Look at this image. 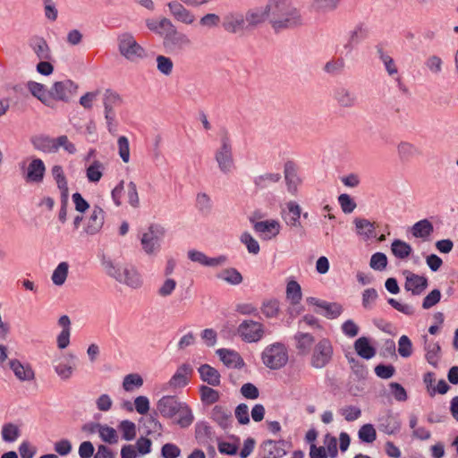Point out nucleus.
<instances>
[{"mask_svg": "<svg viewBox=\"0 0 458 458\" xmlns=\"http://www.w3.org/2000/svg\"><path fill=\"white\" fill-rule=\"evenodd\" d=\"M269 24L276 32L294 30L305 24L304 16L293 0H267Z\"/></svg>", "mask_w": 458, "mask_h": 458, "instance_id": "obj_1", "label": "nucleus"}, {"mask_svg": "<svg viewBox=\"0 0 458 458\" xmlns=\"http://www.w3.org/2000/svg\"><path fill=\"white\" fill-rule=\"evenodd\" d=\"M157 409L164 418L172 419L178 416L176 423L181 428H187L192 422L194 416L186 403L181 402L176 396L165 395L157 403Z\"/></svg>", "mask_w": 458, "mask_h": 458, "instance_id": "obj_2", "label": "nucleus"}, {"mask_svg": "<svg viewBox=\"0 0 458 458\" xmlns=\"http://www.w3.org/2000/svg\"><path fill=\"white\" fill-rule=\"evenodd\" d=\"M101 264L107 276L117 282L127 285L131 289H139L143 284V280L139 271L132 266L120 267L110 258L103 257Z\"/></svg>", "mask_w": 458, "mask_h": 458, "instance_id": "obj_3", "label": "nucleus"}, {"mask_svg": "<svg viewBox=\"0 0 458 458\" xmlns=\"http://www.w3.org/2000/svg\"><path fill=\"white\" fill-rule=\"evenodd\" d=\"M166 233L164 225L157 223L150 224L140 237L143 251L148 256H155L161 249V242Z\"/></svg>", "mask_w": 458, "mask_h": 458, "instance_id": "obj_4", "label": "nucleus"}, {"mask_svg": "<svg viewBox=\"0 0 458 458\" xmlns=\"http://www.w3.org/2000/svg\"><path fill=\"white\" fill-rule=\"evenodd\" d=\"M261 359L266 367L270 369H279L287 363L288 352L283 344L275 343L264 349Z\"/></svg>", "mask_w": 458, "mask_h": 458, "instance_id": "obj_5", "label": "nucleus"}, {"mask_svg": "<svg viewBox=\"0 0 458 458\" xmlns=\"http://www.w3.org/2000/svg\"><path fill=\"white\" fill-rule=\"evenodd\" d=\"M118 50L122 56L132 63L146 56L145 49L131 33H123L118 37Z\"/></svg>", "mask_w": 458, "mask_h": 458, "instance_id": "obj_6", "label": "nucleus"}, {"mask_svg": "<svg viewBox=\"0 0 458 458\" xmlns=\"http://www.w3.org/2000/svg\"><path fill=\"white\" fill-rule=\"evenodd\" d=\"M215 160L224 174H231L235 168L233 146L227 134L221 138L220 146L215 151Z\"/></svg>", "mask_w": 458, "mask_h": 458, "instance_id": "obj_7", "label": "nucleus"}, {"mask_svg": "<svg viewBox=\"0 0 458 458\" xmlns=\"http://www.w3.org/2000/svg\"><path fill=\"white\" fill-rule=\"evenodd\" d=\"M78 85L71 80L55 81L50 87L51 108H54L56 101L68 103L76 94Z\"/></svg>", "mask_w": 458, "mask_h": 458, "instance_id": "obj_8", "label": "nucleus"}, {"mask_svg": "<svg viewBox=\"0 0 458 458\" xmlns=\"http://www.w3.org/2000/svg\"><path fill=\"white\" fill-rule=\"evenodd\" d=\"M169 28L163 39V45L165 48L173 52H179L192 46L193 43L190 37L179 31L174 24Z\"/></svg>", "mask_w": 458, "mask_h": 458, "instance_id": "obj_9", "label": "nucleus"}, {"mask_svg": "<svg viewBox=\"0 0 458 458\" xmlns=\"http://www.w3.org/2000/svg\"><path fill=\"white\" fill-rule=\"evenodd\" d=\"M237 334L246 343H257L264 335V326L258 321L246 319L239 325Z\"/></svg>", "mask_w": 458, "mask_h": 458, "instance_id": "obj_10", "label": "nucleus"}, {"mask_svg": "<svg viewBox=\"0 0 458 458\" xmlns=\"http://www.w3.org/2000/svg\"><path fill=\"white\" fill-rule=\"evenodd\" d=\"M333 356V347L329 340L322 339L313 350L310 363L316 369L326 367L331 360Z\"/></svg>", "mask_w": 458, "mask_h": 458, "instance_id": "obj_11", "label": "nucleus"}, {"mask_svg": "<svg viewBox=\"0 0 458 458\" xmlns=\"http://www.w3.org/2000/svg\"><path fill=\"white\" fill-rule=\"evenodd\" d=\"M104 210L98 206H94L89 216L85 219L83 233L89 236L98 233L104 225Z\"/></svg>", "mask_w": 458, "mask_h": 458, "instance_id": "obj_12", "label": "nucleus"}, {"mask_svg": "<svg viewBox=\"0 0 458 458\" xmlns=\"http://www.w3.org/2000/svg\"><path fill=\"white\" fill-rule=\"evenodd\" d=\"M306 301L308 304L316 306L318 308V310H315L316 313L321 314L329 319L338 318L343 311V307L335 302H327L318 300L315 297H308Z\"/></svg>", "mask_w": 458, "mask_h": 458, "instance_id": "obj_13", "label": "nucleus"}, {"mask_svg": "<svg viewBox=\"0 0 458 458\" xmlns=\"http://www.w3.org/2000/svg\"><path fill=\"white\" fill-rule=\"evenodd\" d=\"M403 275L405 277V290L411 291L413 295L421 294L428 287L427 277L414 274L410 270H404Z\"/></svg>", "mask_w": 458, "mask_h": 458, "instance_id": "obj_14", "label": "nucleus"}, {"mask_svg": "<svg viewBox=\"0 0 458 458\" xmlns=\"http://www.w3.org/2000/svg\"><path fill=\"white\" fill-rule=\"evenodd\" d=\"M284 174L287 191L292 195H296L298 187L301 183V179L298 175L296 165L293 161H287L284 166Z\"/></svg>", "mask_w": 458, "mask_h": 458, "instance_id": "obj_15", "label": "nucleus"}, {"mask_svg": "<svg viewBox=\"0 0 458 458\" xmlns=\"http://www.w3.org/2000/svg\"><path fill=\"white\" fill-rule=\"evenodd\" d=\"M268 1L265 7H254L249 9L244 16L247 27L254 28L262 23L267 20L269 21Z\"/></svg>", "mask_w": 458, "mask_h": 458, "instance_id": "obj_16", "label": "nucleus"}, {"mask_svg": "<svg viewBox=\"0 0 458 458\" xmlns=\"http://www.w3.org/2000/svg\"><path fill=\"white\" fill-rule=\"evenodd\" d=\"M170 13L179 22L191 25L195 21V15L186 9L179 1H172L167 4Z\"/></svg>", "mask_w": 458, "mask_h": 458, "instance_id": "obj_17", "label": "nucleus"}, {"mask_svg": "<svg viewBox=\"0 0 458 458\" xmlns=\"http://www.w3.org/2000/svg\"><path fill=\"white\" fill-rule=\"evenodd\" d=\"M254 229L263 239L270 240L279 233L280 225L276 220L260 221L254 224Z\"/></svg>", "mask_w": 458, "mask_h": 458, "instance_id": "obj_18", "label": "nucleus"}, {"mask_svg": "<svg viewBox=\"0 0 458 458\" xmlns=\"http://www.w3.org/2000/svg\"><path fill=\"white\" fill-rule=\"evenodd\" d=\"M46 166L39 158H34L29 164L25 179L28 182H41L44 179Z\"/></svg>", "mask_w": 458, "mask_h": 458, "instance_id": "obj_19", "label": "nucleus"}, {"mask_svg": "<svg viewBox=\"0 0 458 458\" xmlns=\"http://www.w3.org/2000/svg\"><path fill=\"white\" fill-rule=\"evenodd\" d=\"M224 29L230 33H237L247 27L244 16L242 13H229L223 22Z\"/></svg>", "mask_w": 458, "mask_h": 458, "instance_id": "obj_20", "label": "nucleus"}, {"mask_svg": "<svg viewBox=\"0 0 458 458\" xmlns=\"http://www.w3.org/2000/svg\"><path fill=\"white\" fill-rule=\"evenodd\" d=\"M287 211L283 212V218L287 225L291 227H301L300 217L301 214V208L294 201H289L286 203Z\"/></svg>", "mask_w": 458, "mask_h": 458, "instance_id": "obj_21", "label": "nucleus"}, {"mask_svg": "<svg viewBox=\"0 0 458 458\" xmlns=\"http://www.w3.org/2000/svg\"><path fill=\"white\" fill-rule=\"evenodd\" d=\"M188 257L191 261L198 262L208 267H217L226 262V257L219 256L217 258H208L204 253L198 250H191Z\"/></svg>", "mask_w": 458, "mask_h": 458, "instance_id": "obj_22", "label": "nucleus"}, {"mask_svg": "<svg viewBox=\"0 0 458 458\" xmlns=\"http://www.w3.org/2000/svg\"><path fill=\"white\" fill-rule=\"evenodd\" d=\"M27 89L42 104L48 107L51 106L50 89H47L43 84L32 81L27 83Z\"/></svg>", "mask_w": 458, "mask_h": 458, "instance_id": "obj_23", "label": "nucleus"}, {"mask_svg": "<svg viewBox=\"0 0 458 458\" xmlns=\"http://www.w3.org/2000/svg\"><path fill=\"white\" fill-rule=\"evenodd\" d=\"M10 369L15 377L21 381H31L35 377L33 369L30 365H23L18 360H12L9 362Z\"/></svg>", "mask_w": 458, "mask_h": 458, "instance_id": "obj_24", "label": "nucleus"}, {"mask_svg": "<svg viewBox=\"0 0 458 458\" xmlns=\"http://www.w3.org/2000/svg\"><path fill=\"white\" fill-rule=\"evenodd\" d=\"M262 453L264 458H281L286 454L284 443L273 440L266 441L262 445Z\"/></svg>", "mask_w": 458, "mask_h": 458, "instance_id": "obj_25", "label": "nucleus"}, {"mask_svg": "<svg viewBox=\"0 0 458 458\" xmlns=\"http://www.w3.org/2000/svg\"><path fill=\"white\" fill-rule=\"evenodd\" d=\"M192 369L188 364L180 366L175 374L169 381V385L173 387H183L188 384V377L191 374Z\"/></svg>", "mask_w": 458, "mask_h": 458, "instance_id": "obj_26", "label": "nucleus"}, {"mask_svg": "<svg viewBox=\"0 0 458 458\" xmlns=\"http://www.w3.org/2000/svg\"><path fill=\"white\" fill-rule=\"evenodd\" d=\"M355 352L363 359L369 360L376 355V349L370 344L366 336L358 338L354 343Z\"/></svg>", "mask_w": 458, "mask_h": 458, "instance_id": "obj_27", "label": "nucleus"}, {"mask_svg": "<svg viewBox=\"0 0 458 458\" xmlns=\"http://www.w3.org/2000/svg\"><path fill=\"white\" fill-rule=\"evenodd\" d=\"M30 46L39 60H51V49L47 42L43 38H37L33 39Z\"/></svg>", "mask_w": 458, "mask_h": 458, "instance_id": "obj_28", "label": "nucleus"}, {"mask_svg": "<svg viewBox=\"0 0 458 458\" xmlns=\"http://www.w3.org/2000/svg\"><path fill=\"white\" fill-rule=\"evenodd\" d=\"M216 354L219 356L223 363L227 367H241L243 364L240 354L233 350L218 349Z\"/></svg>", "mask_w": 458, "mask_h": 458, "instance_id": "obj_29", "label": "nucleus"}, {"mask_svg": "<svg viewBox=\"0 0 458 458\" xmlns=\"http://www.w3.org/2000/svg\"><path fill=\"white\" fill-rule=\"evenodd\" d=\"M173 24L174 23L168 18L165 17H162L159 20H146L147 28L152 32L162 36L163 38L165 37V33L169 30V27Z\"/></svg>", "mask_w": 458, "mask_h": 458, "instance_id": "obj_30", "label": "nucleus"}, {"mask_svg": "<svg viewBox=\"0 0 458 458\" xmlns=\"http://www.w3.org/2000/svg\"><path fill=\"white\" fill-rule=\"evenodd\" d=\"M199 373L203 381L213 386H217L220 384V374L215 368L204 364L199 368Z\"/></svg>", "mask_w": 458, "mask_h": 458, "instance_id": "obj_31", "label": "nucleus"}, {"mask_svg": "<svg viewBox=\"0 0 458 458\" xmlns=\"http://www.w3.org/2000/svg\"><path fill=\"white\" fill-rule=\"evenodd\" d=\"M335 99L343 107H352L356 104V95L346 88H339L335 92Z\"/></svg>", "mask_w": 458, "mask_h": 458, "instance_id": "obj_32", "label": "nucleus"}, {"mask_svg": "<svg viewBox=\"0 0 458 458\" xmlns=\"http://www.w3.org/2000/svg\"><path fill=\"white\" fill-rule=\"evenodd\" d=\"M397 153L400 158L404 161L421 155L420 148L409 141H401L397 146Z\"/></svg>", "mask_w": 458, "mask_h": 458, "instance_id": "obj_33", "label": "nucleus"}, {"mask_svg": "<svg viewBox=\"0 0 458 458\" xmlns=\"http://www.w3.org/2000/svg\"><path fill=\"white\" fill-rule=\"evenodd\" d=\"M75 359L73 354H69V360L66 362H60L55 366V370L60 378L67 380L72 376L76 369Z\"/></svg>", "mask_w": 458, "mask_h": 458, "instance_id": "obj_34", "label": "nucleus"}, {"mask_svg": "<svg viewBox=\"0 0 458 458\" xmlns=\"http://www.w3.org/2000/svg\"><path fill=\"white\" fill-rule=\"evenodd\" d=\"M33 147L40 151L46 153H55L56 148L55 143V138H50L47 136H38L34 137L31 140Z\"/></svg>", "mask_w": 458, "mask_h": 458, "instance_id": "obj_35", "label": "nucleus"}, {"mask_svg": "<svg viewBox=\"0 0 458 458\" xmlns=\"http://www.w3.org/2000/svg\"><path fill=\"white\" fill-rule=\"evenodd\" d=\"M105 165L99 160H94L86 168V177L89 182L97 183L103 177Z\"/></svg>", "mask_w": 458, "mask_h": 458, "instance_id": "obj_36", "label": "nucleus"}, {"mask_svg": "<svg viewBox=\"0 0 458 458\" xmlns=\"http://www.w3.org/2000/svg\"><path fill=\"white\" fill-rule=\"evenodd\" d=\"M52 176L60 190L61 195H69V188L66 177L64 175L63 167L55 165L51 169Z\"/></svg>", "mask_w": 458, "mask_h": 458, "instance_id": "obj_37", "label": "nucleus"}, {"mask_svg": "<svg viewBox=\"0 0 458 458\" xmlns=\"http://www.w3.org/2000/svg\"><path fill=\"white\" fill-rule=\"evenodd\" d=\"M391 251L394 257L405 259L411 255L412 249L409 243L402 240H394L391 244Z\"/></svg>", "mask_w": 458, "mask_h": 458, "instance_id": "obj_38", "label": "nucleus"}, {"mask_svg": "<svg viewBox=\"0 0 458 458\" xmlns=\"http://www.w3.org/2000/svg\"><path fill=\"white\" fill-rule=\"evenodd\" d=\"M281 180L279 173H265L254 178V184L259 189H265Z\"/></svg>", "mask_w": 458, "mask_h": 458, "instance_id": "obj_39", "label": "nucleus"}, {"mask_svg": "<svg viewBox=\"0 0 458 458\" xmlns=\"http://www.w3.org/2000/svg\"><path fill=\"white\" fill-rule=\"evenodd\" d=\"M98 429V433L103 441L107 442L109 444H115L118 441V436L114 428L108 427L106 425L96 424L92 426L91 431H94V428Z\"/></svg>", "mask_w": 458, "mask_h": 458, "instance_id": "obj_40", "label": "nucleus"}, {"mask_svg": "<svg viewBox=\"0 0 458 458\" xmlns=\"http://www.w3.org/2000/svg\"><path fill=\"white\" fill-rule=\"evenodd\" d=\"M286 297L293 305L299 304L302 298L301 288L298 282L292 280L286 286Z\"/></svg>", "mask_w": 458, "mask_h": 458, "instance_id": "obj_41", "label": "nucleus"}, {"mask_svg": "<svg viewBox=\"0 0 458 458\" xmlns=\"http://www.w3.org/2000/svg\"><path fill=\"white\" fill-rule=\"evenodd\" d=\"M69 264L65 261L61 262L54 270L51 279L55 285H63L68 276Z\"/></svg>", "mask_w": 458, "mask_h": 458, "instance_id": "obj_42", "label": "nucleus"}, {"mask_svg": "<svg viewBox=\"0 0 458 458\" xmlns=\"http://www.w3.org/2000/svg\"><path fill=\"white\" fill-rule=\"evenodd\" d=\"M217 278L230 284H239L242 282V276L235 268H225L217 274Z\"/></svg>", "mask_w": 458, "mask_h": 458, "instance_id": "obj_43", "label": "nucleus"}, {"mask_svg": "<svg viewBox=\"0 0 458 458\" xmlns=\"http://www.w3.org/2000/svg\"><path fill=\"white\" fill-rule=\"evenodd\" d=\"M297 349L303 354H307L314 343V337L308 333H298L295 335Z\"/></svg>", "mask_w": 458, "mask_h": 458, "instance_id": "obj_44", "label": "nucleus"}, {"mask_svg": "<svg viewBox=\"0 0 458 458\" xmlns=\"http://www.w3.org/2000/svg\"><path fill=\"white\" fill-rule=\"evenodd\" d=\"M411 230L413 236L425 238L433 232V225L428 220L423 219L414 224Z\"/></svg>", "mask_w": 458, "mask_h": 458, "instance_id": "obj_45", "label": "nucleus"}, {"mask_svg": "<svg viewBox=\"0 0 458 458\" xmlns=\"http://www.w3.org/2000/svg\"><path fill=\"white\" fill-rule=\"evenodd\" d=\"M177 287V282L172 277H165L163 283L158 286L157 293L161 298H167L173 294Z\"/></svg>", "mask_w": 458, "mask_h": 458, "instance_id": "obj_46", "label": "nucleus"}, {"mask_svg": "<svg viewBox=\"0 0 458 458\" xmlns=\"http://www.w3.org/2000/svg\"><path fill=\"white\" fill-rule=\"evenodd\" d=\"M379 58L383 63L387 74L394 79L400 76L394 60L382 50H378Z\"/></svg>", "mask_w": 458, "mask_h": 458, "instance_id": "obj_47", "label": "nucleus"}, {"mask_svg": "<svg viewBox=\"0 0 458 458\" xmlns=\"http://www.w3.org/2000/svg\"><path fill=\"white\" fill-rule=\"evenodd\" d=\"M143 426H144V428L146 429V433L148 435H152V436H157V437H160L162 435V431H163L162 424L159 422V420L156 417H153V416L148 417L145 420Z\"/></svg>", "mask_w": 458, "mask_h": 458, "instance_id": "obj_48", "label": "nucleus"}, {"mask_svg": "<svg viewBox=\"0 0 458 458\" xmlns=\"http://www.w3.org/2000/svg\"><path fill=\"white\" fill-rule=\"evenodd\" d=\"M142 385L143 378L137 373L128 374L123 377V387L127 392H131L134 388H140Z\"/></svg>", "mask_w": 458, "mask_h": 458, "instance_id": "obj_49", "label": "nucleus"}, {"mask_svg": "<svg viewBox=\"0 0 458 458\" xmlns=\"http://www.w3.org/2000/svg\"><path fill=\"white\" fill-rule=\"evenodd\" d=\"M366 36V32L361 26L355 27L352 31H350L347 43L344 45V48L350 52L352 49V45L358 43L360 40L364 38Z\"/></svg>", "mask_w": 458, "mask_h": 458, "instance_id": "obj_50", "label": "nucleus"}, {"mask_svg": "<svg viewBox=\"0 0 458 458\" xmlns=\"http://www.w3.org/2000/svg\"><path fill=\"white\" fill-rule=\"evenodd\" d=\"M354 224L356 225L358 234L364 236L366 239L372 236L375 227L369 220L364 218H356L354 220Z\"/></svg>", "mask_w": 458, "mask_h": 458, "instance_id": "obj_51", "label": "nucleus"}, {"mask_svg": "<svg viewBox=\"0 0 458 458\" xmlns=\"http://www.w3.org/2000/svg\"><path fill=\"white\" fill-rule=\"evenodd\" d=\"M340 0H313L312 8L318 13H327L336 9Z\"/></svg>", "mask_w": 458, "mask_h": 458, "instance_id": "obj_52", "label": "nucleus"}, {"mask_svg": "<svg viewBox=\"0 0 458 458\" xmlns=\"http://www.w3.org/2000/svg\"><path fill=\"white\" fill-rule=\"evenodd\" d=\"M359 438L364 442L370 444L377 438V432L372 424H364L358 432Z\"/></svg>", "mask_w": 458, "mask_h": 458, "instance_id": "obj_53", "label": "nucleus"}, {"mask_svg": "<svg viewBox=\"0 0 458 458\" xmlns=\"http://www.w3.org/2000/svg\"><path fill=\"white\" fill-rule=\"evenodd\" d=\"M345 67V61L343 57L331 59L327 62L324 66V71L329 74H339Z\"/></svg>", "mask_w": 458, "mask_h": 458, "instance_id": "obj_54", "label": "nucleus"}, {"mask_svg": "<svg viewBox=\"0 0 458 458\" xmlns=\"http://www.w3.org/2000/svg\"><path fill=\"white\" fill-rule=\"evenodd\" d=\"M440 346L437 343H428L426 345V359L434 367L437 366L439 359Z\"/></svg>", "mask_w": 458, "mask_h": 458, "instance_id": "obj_55", "label": "nucleus"}, {"mask_svg": "<svg viewBox=\"0 0 458 458\" xmlns=\"http://www.w3.org/2000/svg\"><path fill=\"white\" fill-rule=\"evenodd\" d=\"M55 143L56 148V152L59 148H63L70 155H74L77 151L75 145L70 141L66 135H61L57 138H55Z\"/></svg>", "mask_w": 458, "mask_h": 458, "instance_id": "obj_56", "label": "nucleus"}, {"mask_svg": "<svg viewBox=\"0 0 458 458\" xmlns=\"http://www.w3.org/2000/svg\"><path fill=\"white\" fill-rule=\"evenodd\" d=\"M199 392H200L202 402L207 404H213L216 402H217L219 399L218 391H216L209 386H202L199 389Z\"/></svg>", "mask_w": 458, "mask_h": 458, "instance_id": "obj_57", "label": "nucleus"}, {"mask_svg": "<svg viewBox=\"0 0 458 458\" xmlns=\"http://www.w3.org/2000/svg\"><path fill=\"white\" fill-rule=\"evenodd\" d=\"M262 313L267 318H275L279 313V302L276 300L265 301L261 307Z\"/></svg>", "mask_w": 458, "mask_h": 458, "instance_id": "obj_58", "label": "nucleus"}, {"mask_svg": "<svg viewBox=\"0 0 458 458\" xmlns=\"http://www.w3.org/2000/svg\"><path fill=\"white\" fill-rule=\"evenodd\" d=\"M118 153L124 163L130 161V144L129 140L125 136H120L117 140Z\"/></svg>", "mask_w": 458, "mask_h": 458, "instance_id": "obj_59", "label": "nucleus"}, {"mask_svg": "<svg viewBox=\"0 0 458 458\" xmlns=\"http://www.w3.org/2000/svg\"><path fill=\"white\" fill-rule=\"evenodd\" d=\"M369 266L374 270H384L387 266V258L386 254L382 252L373 254L370 258Z\"/></svg>", "mask_w": 458, "mask_h": 458, "instance_id": "obj_60", "label": "nucleus"}, {"mask_svg": "<svg viewBox=\"0 0 458 458\" xmlns=\"http://www.w3.org/2000/svg\"><path fill=\"white\" fill-rule=\"evenodd\" d=\"M398 353L403 357L408 358L412 353V344L408 336L402 335L398 341Z\"/></svg>", "mask_w": 458, "mask_h": 458, "instance_id": "obj_61", "label": "nucleus"}, {"mask_svg": "<svg viewBox=\"0 0 458 458\" xmlns=\"http://www.w3.org/2000/svg\"><path fill=\"white\" fill-rule=\"evenodd\" d=\"M123 437L125 440H132L136 437V426L130 420H123L119 426Z\"/></svg>", "mask_w": 458, "mask_h": 458, "instance_id": "obj_62", "label": "nucleus"}, {"mask_svg": "<svg viewBox=\"0 0 458 458\" xmlns=\"http://www.w3.org/2000/svg\"><path fill=\"white\" fill-rule=\"evenodd\" d=\"M339 412L347 421H354L361 415L360 409L352 405L343 407Z\"/></svg>", "mask_w": 458, "mask_h": 458, "instance_id": "obj_63", "label": "nucleus"}, {"mask_svg": "<svg viewBox=\"0 0 458 458\" xmlns=\"http://www.w3.org/2000/svg\"><path fill=\"white\" fill-rule=\"evenodd\" d=\"M19 437V429L17 426L9 423L3 427L2 437L6 442H13Z\"/></svg>", "mask_w": 458, "mask_h": 458, "instance_id": "obj_64", "label": "nucleus"}]
</instances>
